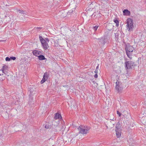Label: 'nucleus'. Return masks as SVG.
I'll return each mask as SVG.
<instances>
[{
    "label": "nucleus",
    "instance_id": "nucleus-1",
    "mask_svg": "<svg viewBox=\"0 0 146 146\" xmlns=\"http://www.w3.org/2000/svg\"><path fill=\"white\" fill-rule=\"evenodd\" d=\"M134 50V48L132 46H127L125 47V50L126 54L129 58H131L132 54Z\"/></svg>",
    "mask_w": 146,
    "mask_h": 146
},
{
    "label": "nucleus",
    "instance_id": "nucleus-2",
    "mask_svg": "<svg viewBox=\"0 0 146 146\" xmlns=\"http://www.w3.org/2000/svg\"><path fill=\"white\" fill-rule=\"evenodd\" d=\"M39 38L42 47L44 50H46L49 47L48 43L46 42L45 40L44 39L42 36L39 35Z\"/></svg>",
    "mask_w": 146,
    "mask_h": 146
},
{
    "label": "nucleus",
    "instance_id": "nucleus-3",
    "mask_svg": "<svg viewBox=\"0 0 146 146\" xmlns=\"http://www.w3.org/2000/svg\"><path fill=\"white\" fill-rule=\"evenodd\" d=\"M115 132L117 137H120L122 131V128L121 125L119 124V122H118L115 126Z\"/></svg>",
    "mask_w": 146,
    "mask_h": 146
},
{
    "label": "nucleus",
    "instance_id": "nucleus-4",
    "mask_svg": "<svg viewBox=\"0 0 146 146\" xmlns=\"http://www.w3.org/2000/svg\"><path fill=\"white\" fill-rule=\"evenodd\" d=\"M127 29H128V31H131L133 27V21L130 18H128L127 20Z\"/></svg>",
    "mask_w": 146,
    "mask_h": 146
},
{
    "label": "nucleus",
    "instance_id": "nucleus-5",
    "mask_svg": "<svg viewBox=\"0 0 146 146\" xmlns=\"http://www.w3.org/2000/svg\"><path fill=\"white\" fill-rule=\"evenodd\" d=\"M124 64L125 68L127 70L131 69L132 66H133L134 65V63L133 61L130 60L125 62Z\"/></svg>",
    "mask_w": 146,
    "mask_h": 146
},
{
    "label": "nucleus",
    "instance_id": "nucleus-6",
    "mask_svg": "<svg viewBox=\"0 0 146 146\" xmlns=\"http://www.w3.org/2000/svg\"><path fill=\"white\" fill-rule=\"evenodd\" d=\"M59 121H58L57 122L54 121L53 123H52L53 125H52V127L53 129L54 128L53 131L54 132H57L60 129L59 126Z\"/></svg>",
    "mask_w": 146,
    "mask_h": 146
},
{
    "label": "nucleus",
    "instance_id": "nucleus-7",
    "mask_svg": "<svg viewBox=\"0 0 146 146\" xmlns=\"http://www.w3.org/2000/svg\"><path fill=\"white\" fill-rule=\"evenodd\" d=\"M115 84L116 86L115 88L118 91V92H120L123 89L121 85V83L117 80L115 82Z\"/></svg>",
    "mask_w": 146,
    "mask_h": 146
},
{
    "label": "nucleus",
    "instance_id": "nucleus-8",
    "mask_svg": "<svg viewBox=\"0 0 146 146\" xmlns=\"http://www.w3.org/2000/svg\"><path fill=\"white\" fill-rule=\"evenodd\" d=\"M78 130L80 131L79 133L82 134H86L88 133L87 132V131H86V130L84 127L82 128L79 126L78 128Z\"/></svg>",
    "mask_w": 146,
    "mask_h": 146
},
{
    "label": "nucleus",
    "instance_id": "nucleus-9",
    "mask_svg": "<svg viewBox=\"0 0 146 146\" xmlns=\"http://www.w3.org/2000/svg\"><path fill=\"white\" fill-rule=\"evenodd\" d=\"M53 124L52 123H46L45 125V128L46 129H50L51 127Z\"/></svg>",
    "mask_w": 146,
    "mask_h": 146
},
{
    "label": "nucleus",
    "instance_id": "nucleus-10",
    "mask_svg": "<svg viewBox=\"0 0 146 146\" xmlns=\"http://www.w3.org/2000/svg\"><path fill=\"white\" fill-rule=\"evenodd\" d=\"M62 116L60 114L58 113L55 114V116L54 117V119H62Z\"/></svg>",
    "mask_w": 146,
    "mask_h": 146
},
{
    "label": "nucleus",
    "instance_id": "nucleus-11",
    "mask_svg": "<svg viewBox=\"0 0 146 146\" xmlns=\"http://www.w3.org/2000/svg\"><path fill=\"white\" fill-rule=\"evenodd\" d=\"M123 15H124L129 16L130 15V12L127 9H124L123 11Z\"/></svg>",
    "mask_w": 146,
    "mask_h": 146
},
{
    "label": "nucleus",
    "instance_id": "nucleus-12",
    "mask_svg": "<svg viewBox=\"0 0 146 146\" xmlns=\"http://www.w3.org/2000/svg\"><path fill=\"white\" fill-rule=\"evenodd\" d=\"M72 137H66V139L65 141V142L67 143H72L73 142V141H72L73 140V138L72 139Z\"/></svg>",
    "mask_w": 146,
    "mask_h": 146
},
{
    "label": "nucleus",
    "instance_id": "nucleus-13",
    "mask_svg": "<svg viewBox=\"0 0 146 146\" xmlns=\"http://www.w3.org/2000/svg\"><path fill=\"white\" fill-rule=\"evenodd\" d=\"M32 52L34 55L38 57V55L40 54L41 52L36 50H34Z\"/></svg>",
    "mask_w": 146,
    "mask_h": 146
},
{
    "label": "nucleus",
    "instance_id": "nucleus-14",
    "mask_svg": "<svg viewBox=\"0 0 146 146\" xmlns=\"http://www.w3.org/2000/svg\"><path fill=\"white\" fill-rule=\"evenodd\" d=\"M17 11L20 13L23 14L27 15V13L25 11H23L22 9H17Z\"/></svg>",
    "mask_w": 146,
    "mask_h": 146
},
{
    "label": "nucleus",
    "instance_id": "nucleus-15",
    "mask_svg": "<svg viewBox=\"0 0 146 146\" xmlns=\"http://www.w3.org/2000/svg\"><path fill=\"white\" fill-rule=\"evenodd\" d=\"M38 59L40 60H43L46 59L44 56L42 55H40L38 56Z\"/></svg>",
    "mask_w": 146,
    "mask_h": 146
},
{
    "label": "nucleus",
    "instance_id": "nucleus-16",
    "mask_svg": "<svg viewBox=\"0 0 146 146\" xmlns=\"http://www.w3.org/2000/svg\"><path fill=\"white\" fill-rule=\"evenodd\" d=\"M85 130H86V131H87V132L88 133V131L90 130L91 128L90 127L88 126H84L83 127Z\"/></svg>",
    "mask_w": 146,
    "mask_h": 146
},
{
    "label": "nucleus",
    "instance_id": "nucleus-17",
    "mask_svg": "<svg viewBox=\"0 0 146 146\" xmlns=\"http://www.w3.org/2000/svg\"><path fill=\"white\" fill-rule=\"evenodd\" d=\"M48 74L47 73L45 72L44 73L43 77L47 80V79L48 78Z\"/></svg>",
    "mask_w": 146,
    "mask_h": 146
},
{
    "label": "nucleus",
    "instance_id": "nucleus-18",
    "mask_svg": "<svg viewBox=\"0 0 146 146\" xmlns=\"http://www.w3.org/2000/svg\"><path fill=\"white\" fill-rule=\"evenodd\" d=\"M5 78V77L3 76V74H0V80L1 81H3L4 80Z\"/></svg>",
    "mask_w": 146,
    "mask_h": 146
},
{
    "label": "nucleus",
    "instance_id": "nucleus-19",
    "mask_svg": "<svg viewBox=\"0 0 146 146\" xmlns=\"http://www.w3.org/2000/svg\"><path fill=\"white\" fill-rule=\"evenodd\" d=\"M60 141H64V140L63 139V137H58L57 139L58 142L59 143H60Z\"/></svg>",
    "mask_w": 146,
    "mask_h": 146
},
{
    "label": "nucleus",
    "instance_id": "nucleus-20",
    "mask_svg": "<svg viewBox=\"0 0 146 146\" xmlns=\"http://www.w3.org/2000/svg\"><path fill=\"white\" fill-rule=\"evenodd\" d=\"M113 21L116 23V26L117 27H118L119 25V22L118 21L117 19L114 20Z\"/></svg>",
    "mask_w": 146,
    "mask_h": 146
},
{
    "label": "nucleus",
    "instance_id": "nucleus-21",
    "mask_svg": "<svg viewBox=\"0 0 146 146\" xmlns=\"http://www.w3.org/2000/svg\"><path fill=\"white\" fill-rule=\"evenodd\" d=\"M47 80L46 79V78H44V77L43 78L42 80H41L40 82V83L41 84H43L44 82L46 80Z\"/></svg>",
    "mask_w": 146,
    "mask_h": 146
},
{
    "label": "nucleus",
    "instance_id": "nucleus-22",
    "mask_svg": "<svg viewBox=\"0 0 146 146\" xmlns=\"http://www.w3.org/2000/svg\"><path fill=\"white\" fill-rule=\"evenodd\" d=\"M98 27V25H96L95 26H93V29L94 31H96L97 30Z\"/></svg>",
    "mask_w": 146,
    "mask_h": 146
},
{
    "label": "nucleus",
    "instance_id": "nucleus-23",
    "mask_svg": "<svg viewBox=\"0 0 146 146\" xmlns=\"http://www.w3.org/2000/svg\"><path fill=\"white\" fill-rule=\"evenodd\" d=\"M8 68V67L7 66L5 65H4L2 67V68L5 70H7Z\"/></svg>",
    "mask_w": 146,
    "mask_h": 146
},
{
    "label": "nucleus",
    "instance_id": "nucleus-24",
    "mask_svg": "<svg viewBox=\"0 0 146 146\" xmlns=\"http://www.w3.org/2000/svg\"><path fill=\"white\" fill-rule=\"evenodd\" d=\"M117 114L118 115L119 117H120L121 116V113H120L119 111H117Z\"/></svg>",
    "mask_w": 146,
    "mask_h": 146
},
{
    "label": "nucleus",
    "instance_id": "nucleus-25",
    "mask_svg": "<svg viewBox=\"0 0 146 146\" xmlns=\"http://www.w3.org/2000/svg\"><path fill=\"white\" fill-rule=\"evenodd\" d=\"M11 60L10 58L7 57L5 58V60L6 61H9Z\"/></svg>",
    "mask_w": 146,
    "mask_h": 146
},
{
    "label": "nucleus",
    "instance_id": "nucleus-26",
    "mask_svg": "<svg viewBox=\"0 0 146 146\" xmlns=\"http://www.w3.org/2000/svg\"><path fill=\"white\" fill-rule=\"evenodd\" d=\"M10 58V60H14L16 59V58L15 57H11Z\"/></svg>",
    "mask_w": 146,
    "mask_h": 146
},
{
    "label": "nucleus",
    "instance_id": "nucleus-27",
    "mask_svg": "<svg viewBox=\"0 0 146 146\" xmlns=\"http://www.w3.org/2000/svg\"><path fill=\"white\" fill-rule=\"evenodd\" d=\"M99 42H103V44L104 45L105 44V41H104V40L103 39H102L101 40H100V41H99Z\"/></svg>",
    "mask_w": 146,
    "mask_h": 146
},
{
    "label": "nucleus",
    "instance_id": "nucleus-28",
    "mask_svg": "<svg viewBox=\"0 0 146 146\" xmlns=\"http://www.w3.org/2000/svg\"><path fill=\"white\" fill-rule=\"evenodd\" d=\"M45 40L46 41V42H48L49 41V39L48 38H46Z\"/></svg>",
    "mask_w": 146,
    "mask_h": 146
},
{
    "label": "nucleus",
    "instance_id": "nucleus-29",
    "mask_svg": "<svg viewBox=\"0 0 146 146\" xmlns=\"http://www.w3.org/2000/svg\"><path fill=\"white\" fill-rule=\"evenodd\" d=\"M98 76L97 74H95L94 75V77L95 78H97L98 77Z\"/></svg>",
    "mask_w": 146,
    "mask_h": 146
},
{
    "label": "nucleus",
    "instance_id": "nucleus-30",
    "mask_svg": "<svg viewBox=\"0 0 146 146\" xmlns=\"http://www.w3.org/2000/svg\"><path fill=\"white\" fill-rule=\"evenodd\" d=\"M98 70L96 69L94 71V72L96 74H97L98 73Z\"/></svg>",
    "mask_w": 146,
    "mask_h": 146
},
{
    "label": "nucleus",
    "instance_id": "nucleus-31",
    "mask_svg": "<svg viewBox=\"0 0 146 146\" xmlns=\"http://www.w3.org/2000/svg\"><path fill=\"white\" fill-rule=\"evenodd\" d=\"M5 70V69H3V68L1 69V70L2 71V72L4 74H5V72H4V70Z\"/></svg>",
    "mask_w": 146,
    "mask_h": 146
},
{
    "label": "nucleus",
    "instance_id": "nucleus-32",
    "mask_svg": "<svg viewBox=\"0 0 146 146\" xmlns=\"http://www.w3.org/2000/svg\"><path fill=\"white\" fill-rule=\"evenodd\" d=\"M50 140H52V142H53V143H54V141H53V139H51V138H50V139H49V141H50Z\"/></svg>",
    "mask_w": 146,
    "mask_h": 146
},
{
    "label": "nucleus",
    "instance_id": "nucleus-33",
    "mask_svg": "<svg viewBox=\"0 0 146 146\" xmlns=\"http://www.w3.org/2000/svg\"><path fill=\"white\" fill-rule=\"evenodd\" d=\"M98 68H99V65H98V66L96 67V69H97V70H98Z\"/></svg>",
    "mask_w": 146,
    "mask_h": 146
},
{
    "label": "nucleus",
    "instance_id": "nucleus-34",
    "mask_svg": "<svg viewBox=\"0 0 146 146\" xmlns=\"http://www.w3.org/2000/svg\"><path fill=\"white\" fill-rule=\"evenodd\" d=\"M36 29H41L42 28L41 27H37L36 28Z\"/></svg>",
    "mask_w": 146,
    "mask_h": 146
},
{
    "label": "nucleus",
    "instance_id": "nucleus-35",
    "mask_svg": "<svg viewBox=\"0 0 146 146\" xmlns=\"http://www.w3.org/2000/svg\"><path fill=\"white\" fill-rule=\"evenodd\" d=\"M58 46V44H55V46Z\"/></svg>",
    "mask_w": 146,
    "mask_h": 146
},
{
    "label": "nucleus",
    "instance_id": "nucleus-36",
    "mask_svg": "<svg viewBox=\"0 0 146 146\" xmlns=\"http://www.w3.org/2000/svg\"><path fill=\"white\" fill-rule=\"evenodd\" d=\"M114 126V124H112V126H111V127H113Z\"/></svg>",
    "mask_w": 146,
    "mask_h": 146
},
{
    "label": "nucleus",
    "instance_id": "nucleus-37",
    "mask_svg": "<svg viewBox=\"0 0 146 146\" xmlns=\"http://www.w3.org/2000/svg\"><path fill=\"white\" fill-rule=\"evenodd\" d=\"M30 93H31H31H32V92H31L32 90H31V89H30Z\"/></svg>",
    "mask_w": 146,
    "mask_h": 146
},
{
    "label": "nucleus",
    "instance_id": "nucleus-38",
    "mask_svg": "<svg viewBox=\"0 0 146 146\" xmlns=\"http://www.w3.org/2000/svg\"><path fill=\"white\" fill-rule=\"evenodd\" d=\"M111 123V121H110V123H109V124H110V123Z\"/></svg>",
    "mask_w": 146,
    "mask_h": 146
},
{
    "label": "nucleus",
    "instance_id": "nucleus-39",
    "mask_svg": "<svg viewBox=\"0 0 146 146\" xmlns=\"http://www.w3.org/2000/svg\"><path fill=\"white\" fill-rule=\"evenodd\" d=\"M74 140L73 139V140H72V141H73V142H74Z\"/></svg>",
    "mask_w": 146,
    "mask_h": 146
},
{
    "label": "nucleus",
    "instance_id": "nucleus-40",
    "mask_svg": "<svg viewBox=\"0 0 146 146\" xmlns=\"http://www.w3.org/2000/svg\"><path fill=\"white\" fill-rule=\"evenodd\" d=\"M63 86L64 87H65V86Z\"/></svg>",
    "mask_w": 146,
    "mask_h": 146
},
{
    "label": "nucleus",
    "instance_id": "nucleus-41",
    "mask_svg": "<svg viewBox=\"0 0 146 146\" xmlns=\"http://www.w3.org/2000/svg\"><path fill=\"white\" fill-rule=\"evenodd\" d=\"M30 101H29V102L30 103Z\"/></svg>",
    "mask_w": 146,
    "mask_h": 146
},
{
    "label": "nucleus",
    "instance_id": "nucleus-42",
    "mask_svg": "<svg viewBox=\"0 0 146 146\" xmlns=\"http://www.w3.org/2000/svg\"><path fill=\"white\" fill-rule=\"evenodd\" d=\"M112 121H113L114 120L113 119L112 120Z\"/></svg>",
    "mask_w": 146,
    "mask_h": 146
}]
</instances>
